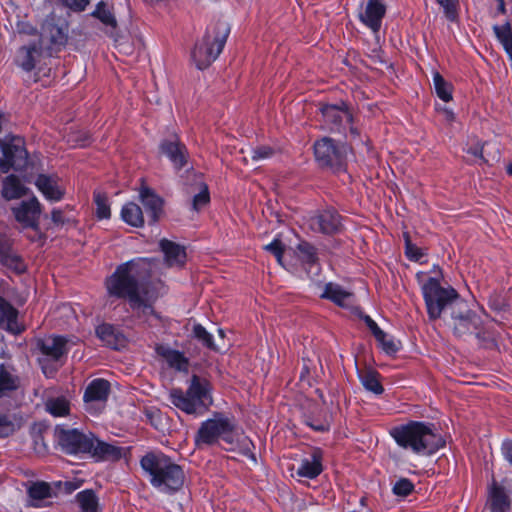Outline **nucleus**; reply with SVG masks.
Wrapping results in <instances>:
<instances>
[{
  "mask_svg": "<svg viewBox=\"0 0 512 512\" xmlns=\"http://www.w3.org/2000/svg\"><path fill=\"white\" fill-rule=\"evenodd\" d=\"M155 261L137 258L120 264L105 281L110 297L125 299L139 318H147L155 313L153 302L157 296L150 294L148 281L151 278Z\"/></svg>",
  "mask_w": 512,
  "mask_h": 512,
  "instance_id": "nucleus-1",
  "label": "nucleus"
},
{
  "mask_svg": "<svg viewBox=\"0 0 512 512\" xmlns=\"http://www.w3.org/2000/svg\"><path fill=\"white\" fill-rule=\"evenodd\" d=\"M55 434L62 450L69 455L88 454L96 461H116L123 456V448L101 441L93 433L56 427Z\"/></svg>",
  "mask_w": 512,
  "mask_h": 512,
  "instance_id": "nucleus-2",
  "label": "nucleus"
},
{
  "mask_svg": "<svg viewBox=\"0 0 512 512\" xmlns=\"http://www.w3.org/2000/svg\"><path fill=\"white\" fill-rule=\"evenodd\" d=\"M390 435L398 446L419 455H432L445 446V440L431 423L410 421L393 427Z\"/></svg>",
  "mask_w": 512,
  "mask_h": 512,
  "instance_id": "nucleus-3",
  "label": "nucleus"
},
{
  "mask_svg": "<svg viewBox=\"0 0 512 512\" xmlns=\"http://www.w3.org/2000/svg\"><path fill=\"white\" fill-rule=\"evenodd\" d=\"M140 464L149 474L150 483L163 492H176L184 484L185 475L181 466L163 453H147Z\"/></svg>",
  "mask_w": 512,
  "mask_h": 512,
  "instance_id": "nucleus-4",
  "label": "nucleus"
},
{
  "mask_svg": "<svg viewBox=\"0 0 512 512\" xmlns=\"http://www.w3.org/2000/svg\"><path fill=\"white\" fill-rule=\"evenodd\" d=\"M230 33V26L224 21H217L207 27L201 41L195 44L192 60L200 70L208 68L222 52Z\"/></svg>",
  "mask_w": 512,
  "mask_h": 512,
  "instance_id": "nucleus-5",
  "label": "nucleus"
},
{
  "mask_svg": "<svg viewBox=\"0 0 512 512\" xmlns=\"http://www.w3.org/2000/svg\"><path fill=\"white\" fill-rule=\"evenodd\" d=\"M209 392L210 383L206 379L193 375L186 391L180 388L170 390L169 401L186 414H198L211 405L212 398Z\"/></svg>",
  "mask_w": 512,
  "mask_h": 512,
  "instance_id": "nucleus-6",
  "label": "nucleus"
},
{
  "mask_svg": "<svg viewBox=\"0 0 512 512\" xmlns=\"http://www.w3.org/2000/svg\"><path fill=\"white\" fill-rule=\"evenodd\" d=\"M421 289L428 317L432 321L439 319L443 313L451 314L454 306L463 300L453 287H443L433 277L428 278Z\"/></svg>",
  "mask_w": 512,
  "mask_h": 512,
  "instance_id": "nucleus-7",
  "label": "nucleus"
},
{
  "mask_svg": "<svg viewBox=\"0 0 512 512\" xmlns=\"http://www.w3.org/2000/svg\"><path fill=\"white\" fill-rule=\"evenodd\" d=\"M220 440L229 445L228 449H233L238 443V435L232 418L216 412L213 418L201 423L194 441L197 447H201L215 445Z\"/></svg>",
  "mask_w": 512,
  "mask_h": 512,
  "instance_id": "nucleus-8",
  "label": "nucleus"
},
{
  "mask_svg": "<svg viewBox=\"0 0 512 512\" xmlns=\"http://www.w3.org/2000/svg\"><path fill=\"white\" fill-rule=\"evenodd\" d=\"M313 149L319 167L334 173L346 171L347 157L351 150L346 143L325 136L315 141Z\"/></svg>",
  "mask_w": 512,
  "mask_h": 512,
  "instance_id": "nucleus-9",
  "label": "nucleus"
},
{
  "mask_svg": "<svg viewBox=\"0 0 512 512\" xmlns=\"http://www.w3.org/2000/svg\"><path fill=\"white\" fill-rule=\"evenodd\" d=\"M28 163V152L21 138L10 141L0 140V173H8L10 169L22 171Z\"/></svg>",
  "mask_w": 512,
  "mask_h": 512,
  "instance_id": "nucleus-10",
  "label": "nucleus"
},
{
  "mask_svg": "<svg viewBox=\"0 0 512 512\" xmlns=\"http://www.w3.org/2000/svg\"><path fill=\"white\" fill-rule=\"evenodd\" d=\"M321 113L324 124L331 132L345 134L348 128L351 135L355 137L359 135L358 129L353 126V115L344 103L341 105H323Z\"/></svg>",
  "mask_w": 512,
  "mask_h": 512,
  "instance_id": "nucleus-11",
  "label": "nucleus"
},
{
  "mask_svg": "<svg viewBox=\"0 0 512 512\" xmlns=\"http://www.w3.org/2000/svg\"><path fill=\"white\" fill-rule=\"evenodd\" d=\"M450 317L453 320V330L456 336L464 337L476 334L479 337V329L482 323L481 318L469 308L468 303L464 299L454 306Z\"/></svg>",
  "mask_w": 512,
  "mask_h": 512,
  "instance_id": "nucleus-12",
  "label": "nucleus"
},
{
  "mask_svg": "<svg viewBox=\"0 0 512 512\" xmlns=\"http://www.w3.org/2000/svg\"><path fill=\"white\" fill-rule=\"evenodd\" d=\"M110 393L111 384L108 380L96 378L90 381L83 395L86 411L90 414H100L106 407Z\"/></svg>",
  "mask_w": 512,
  "mask_h": 512,
  "instance_id": "nucleus-13",
  "label": "nucleus"
},
{
  "mask_svg": "<svg viewBox=\"0 0 512 512\" xmlns=\"http://www.w3.org/2000/svg\"><path fill=\"white\" fill-rule=\"evenodd\" d=\"M309 228L316 233L334 235L342 228V218L334 208L318 211L307 220Z\"/></svg>",
  "mask_w": 512,
  "mask_h": 512,
  "instance_id": "nucleus-14",
  "label": "nucleus"
},
{
  "mask_svg": "<svg viewBox=\"0 0 512 512\" xmlns=\"http://www.w3.org/2000/svg\"><path fill=\"white\" fill-rule=\"evenodd\" d=\"M160 151L173 164L176 170H180L187 165L189 153L177 135H172L160 143Z\"/></svg>",
  "mask_w": 512,
  "mask_h": 512,
  "instance_id": "nucleus-15",
  "label": "nucleus"
},
{
  "mask_svg": "<svg viewBox=\"0 0 512 512\" xmlns=\"http://www.w3.org/2000/svg\"><path fill=\"white\" fill-rule=\"evenodd\" d=\"M16 220L26 228L38 229L41 204L36 197L22 201L18 207L12 208Z\"/></svg>",
  "mask_w": 512,
  "mask_h": 512,
  "instance_id": "nucleus-16",
  "label": "nucleus"
},
{
  "mask_svg": "<svg viewBox=\"0 0 512 512\" xmlns=\"http://www.w3.org/2000/svg\"><path fill=\"white\" fill-rule=\"evenodd\" d=\"M139 198L147 214L149 224H155L163 215L164 200L151 188L142 185Z\"/></svg>",
  "mask_w": 512,
  "mask_h": 512,
  "instance_id": "nucleus-17",
  "label": "nucleus"
},
{
  "mask_svg": "<svg viewBox=\"0 0 512 512\" xmlns=\"http://www.w3.org/2000/svg\"><path fill=\"white\" fill-rule=\"evenodd\" d=\"M41 40H48L53 46H64L68 40V27L66 24L56 22L54 15L46 17L42 24Z\"/></svg>",
  "mask_w": 512,
  "mask_h": 512,
  "instance_id": "nucleus-18",
  "label": "nucleus"
},
{
  "mask_svg": "<svg viewBox=\"0 0 512 512\" xmlns=\"http://www.w3.org/2000/svg\"><path fill=\"white\" fill-rule=\"evenodd\" d=\"M67 339L63 336H49L38 340L37 347L45 358L39 359L40 363L44 361H58L67 353Z\"/></svg>",
  "mask_w": 512,
  "mask_h": 512,
  "instance_id": "nucleus-19",
  "label": "nucleus"
},
{
  "mask_svg": "<svg viewBox=\"0 0 512 512\" xmlns=\"http://www.w3.org/2000/svg\"><path fill=\"white\" fill-rule=\"evenodd\" d=\"M0 262L17 273L25 271L23 259L14 250L12 239L5 234H0Z\"/></svg>",
  "mask_w": 512,
  "mask_h": 512,
  "instance_id": "nucleus-20",
  "label": "nucleus"
},
{
  "mask_svg": "<svg viewBox=\"0 0 512 512\" xmlns=\"http://www.w3.org/2000/svg\"><path fill=\"white\" fill-rule=\"evenodd\" d=\"M385 13L386 7L381 0H368L365 11L359 17L373 32H378Z\"/></svg>",
  "mask_w": 512,
  "mask_h": 512,
  "instance_id": "nucleus-21",
  "label": "nucleus"
},
{
  "mask_svg": "<svg viewBox=\"0 0 512 512\" xmlns=\"http://www.w3.org/2000/svg\"><path fill=\"white\" fill-rule=\"evenodd\" d=\"M35 185L38 190L51 202L60 201L65 194V190L59 185L58 178L45 174H39Z\"/></svg>",
  "mask_w": 512,
  "mask_h": 512,
  "instance_id": "nucleus-22",
  "label": "nucleus"
},
{
  "mask_svg": "<svg viewBox=\"0 0 512 512\" xmlns=\"http://www.w3.org/2000/svg\"><path fill=\"white\" fill-rule=\"evenodd\" d=\"M97 337L104 345L115 350H120L126 346V337L114 325L103 323L96 328Z\"/></svg>",
  "mask_w": 512,
  "mask_h": 512,
  "instance_id": "nucleus-23",
  "label": "nucleus"
},
{
  "mask_svg": "<svg viewBox=\"0 0 512 512\" xmlns=\"http://www.w3.org/2000/svg\"><path fill=\"white\" fill-rule=\"evenodd\" d=\"M41 54H42L41 42L32 43L27 46H22L17 51L16 57H15V62L24 71L30 72L35 68L36 63L38 62Z\"/></svg>",
  "mask_w": 512,
  "mask_h": 512,
  "instance_id": "nucleus-24",
  "label": "nucleus"
},
{
  "mask_svg": "<svg viewBox=\"0 0 512 512\" xmlns=\"http://www.w3.org/2000/svg\"><path fill=\"white\" fill-rule=\"evenodd\" d=\"M296 254L302 265L305 267L308 276L318 275L320 267L316 248L308 243L301 242L297 245Z\"/></svg>",
  "mask_w": 512,
  "mask_h": 512,
  "instance_id": "nucleus-25",
  "label": "nucleus"
},
{
  "mask_svg": "<svg viewBox=\"0 0 512 512\" xmlns=\"http://www.w3.org/2000/svg\"><path fill=\"white\" fill-rule=\"evenodd\" d=\"M161 251L164 253V259L169 267H182L186 262L185 248L168 239L160 241Z\"/></svg>",
  "mask_w": 512,
  "mask_h": 512,
  "instance_id": "nucleus-26",
  "label": "nucleus"
},
{
  "mask_svg": "<svg viewBox=\"0 0 512 512\" xmlns=\"http://www.w3.org/2000/svg\"><path fill=\"white\" fill-rule=\"evenodd\" d=\"M0 327L13 334H20L24 328L18 323V311L0 297Z\"/></svg>",
  "mask_w": 512,
  "mask_h": 512,
  "instance_id": "nucleus-27",
  "label": "nucleus"
},
{
  "mask_svg": "<svg viewBox=\"0 0 512 512\" xmlns=\"http://www.w3.org/2000/svg\"><path fill=\"white\" fill-rule=\"evenodd\" d=\"M321 298L328 299L343 308L351 307L354 301V296L351 292L332 282L325 285Z\"/></svg>",
  "mask_w": 512,
  "mask_h": 512,
  "instance_id": "nucleus-28",
  "label": "nucleus"
},
{
  "mask_svg": "<svg viewBox=\"0 0 512 512\" xmlns=\"http://www.w3.org/2000/svg\"><path fill=\"white\" fill-rule=\"evenodd\" d=\"M322 470V451L315 448L313 449L310 457L301 461L296 473L300 477L314 479L321 474Z\"/></svg>",
  "mask_w": 512,
  "mask_h": 512,
  "instance_id": "nucleus-29",
  "label": "nucleus"
},
{
  "mask_svg": "<svg viewBox=\"0 0 512 512\" xmlns=\"http://www.w3.org/2000/svg\"><path fill=\"white\" fill-rule=\"evenodd\" d=\"M93 18L98 19L104 26H106V33L114 37L116 35L117 30V20L113 13L112 7L108 5V3L104 1H100L95 10L90 14Z\"/></svg>",
  "mask_w": 512,
  "mask_h": 512,
  "instance_id": "nucleus-30",
  "label": "nucleus"
},
{
  "mask_svg": "<svg viewBox=\"0 0 512 512\" xmlns=\"http://www.w3.org/2000/svg\"><path fill=\"white\" fill-rule=\"evenodd\" d=\"M20 387V378L13 368L0 365V399L10 397Z\"/></svg>",
  "mask_w": 512,
  "mask_h": 512,
  "instance_id": "nucleus-31",
  "label": "nucleus"
},
{
  "mask_svg": "<svg viewBox=\"0 0 512 512\" xmlns=\"http://www.w3.org/2000/svg\"><path fill=\"white\" fill-rule=\"evenodd\" d=\"M511 500L504 487L494 483L490 489V509L491 512H509Z\"/></svg>",
  "mask_w": 512,
  "mask_h": 512,
  "instance_id": "nucleus-32",
  "label": "nucleus"
},
{
  "mask_svg": "<svg viewBox=\"0 0 512 512\" xmlns=\"http://www.w3.org/2000/svg\"><path fill=\"white\" fill-rule=\"evenodd\" d=\"M156 352L167 361L170 367L179 371H187L189 363L183 353L163 345L157 346Z\"/></svg>",
  "mask_w": 512,
  "mask_h": 512,
  "instance_id": "nucleus-33",
  "label": "nucleus"
},
{
  "mask_svg": "<svg viewBox=\"0 0 512 512\" xmlns=\"http://www.w3.org/2000/svg\"><path fill=\"white\" fill-rule=\"evenodd\" d=\"M1 194L6 200L19 199L26 194V188L15 175H9L2 181Z\"/></svg>",
  "mask_w": 512,
  "mask_h": 512,
  "instance_id": "nucleus-34",
  "label": "nucleus"
},
{
  "mask_svg": "<svg viewBox=\"0 0 512 512\" xmlns=\"http://www.w3.org/2000/svg\"><path fill=\"white\" fill-rule=\"evenodd\" d=\"M121 217L127 224L133 227H142L144 225V216L141 207L129 202L122 207Z\"/></svg>",
  "mask_w": 512,
  "mask_h": 512,
  "instance_id": "nucleus-35",
  "label": "nucleus"
},
{
  "mask_svg": "<svg viewBox=\"0 0 512 512\" xmlns=\"http://www.w3.org/2000/svg\"><path fill=\"white\" fill-rule=\"evenodd\" d=\"M80 512H100L99 499L92 489L83 490L76 495Z\"/></svg>",
  "mask_w": 512,
  "mask_h": 512,
  "instance_id": "nucleus-36",
  "label": "nucleus"
},
{
  "mask_svg": "<svg viewBox=\"0 0 512 512\" xmlns=\"http://www.w3.org/2000/svg\"><path fill=\"white\" fill-rule=\"evenodd\" d=\"M28 495L31 498L30 505L36 508L42 507V502L52 496V489L49 484L45 482H38L33 484L28 489Z\"/></svg>",
  "mask_w": 512,
  "mask_h": 512,
  "instance_id": "nucleus-37",
  "label": "nucleus"
},
{
  "mask_svg": "<svg viewBox=\"0 0 512 512\" xmlns=\"http://www.w3.org/2000/svg\"><path fill=\"white\" fill-rule=\"evenodd\" d=\"M358 374L360 381L366 390L376 395H380L384 392V388L379 380L380 375L377 371L366 369L364 371H359Z\"/></svg>",
  "mask_w": 512,
  "mask_h": 512,
  "instance_id": "nucleus-38",
  "label": "nucleus"
},
{
  "mask_svg": "<svg viewBox=\"0 0 512 512\" xmlns=\"http://www.w3.org/2000/svg\"><path fill=\"white\" fill-rule=\"evenodd\" d=\"M493 31L496 38L502 44L504 50L512 61V26L510 22H506L503 25H494Z\"/></svg>",
  "mask_w": 512,
  "mask_h": 512,
  "instance_id": "nucleus-39",
  "label": "nucleus"
},
{
  "mask_svg": "<svg viewBox=\"0 0 512 512\" xmlns=\"http://www.w3.org/2000/svg\"><path fill=\"white\" fill-rule=\"evenodd\" d=\"M433 84L437 96L444 102L452 100V84L447 82L439 72L433 74Z\"/></svg>",
  "mask_w": 512,
  "mask_h": 512,
  "instance_id": "nucleus-40",
  "label": "nucleus"
},
{
  "mask_svg": "<svg viewBox=\"0 0 512 512\" xmlns=\"http://www.w3.org/2000/svg\"><path fill=\"white\" fill-rule=\"evenodd\" d=\"M46 410L55 417L69 414V402L63 397L48 399L45 403Z\"/></svg>",
  "mask_w": 512,
  "mask_h": 512,
  "instance_id": "nucleus-41",
  "label": "nucleus"
},
{
  "mask_svg": "<svg viewBox=\"0 0 512 512\" xmlns=\"http://www.w3.org/2000/svg\"><path fill=\"white\" fill-rule=\"evenodd\" d=\"M447 20L457 22L459 19V0H436Z\"/></svg>",
  "mask_w": 512,
  "mask_h": 512,
  "instance_id": "nucleus-42",
  "label": "nucleus"
},
{
  "mask_svg": "<svg viewBox=\"0 0 512 512\" xmlns=\"http://www.w3.org/2000/svg\"><path fill=\"white\" fill-rule=\"evenodd\" d=\"M94 202L96 204V215L99 219L110 218L111 211L106 195L98 192L94 193Z\"/></svg>",
  "mask_w": 512,
  "mask_h": 512,
  "instance_id": "nucleus-43",
  "label": "nucleus"
},
{
  "mask_svg": "<svg viewBox=\"0 0 512 512\" xmlns=\"http://www.w3.org/2000/svg\"><path fill=\"white\" fill-rule=\"evenodd\" d=\"M193 335L199 342L202 343L203 346L211 350H216L213 342V336L201 324L194 325Z\"/></svg>",
  "mask_w": 512,
  "mask_h": 512,
  "instance_id": "nucleus-44",
  "label": "nucleus"
},
{
  "mask_svg": "<svg viewBox=\"0 0 512 512\" xmlns=\"http://www.w3.org/2000/svg\"><path fill=\"white\" fill-rule=\"evenodd\" d=\"M17 429L14 419L8 415L0 413V438L12 435Z\"/></svg>",
  "mask_w": 512,
  "mask_h": 512,
  "instance_id": "nucleus-45",
  "label": "nucleus"
},
{
  "mask_svg": "<svg viewBox=\"0 0 512 512\" xmlns=\"http://www.w3.org/2000/svg\"><path fill=\"white\" fill-rule=\"evenodd\" d=\"M414 484L407 478L399 479L393 486L392 491L395 495L407 497L414 491Z\"/></svg>",
  "mask_w": 512,
  "mask_h": 512,
  "instance_id": "nucleus-46",
  "label": "nucleus"
},
{
  "mask_svg": "<svg viewBox=\"0 0 512 512\" xmlns=\"http://www.w3.org/2000/svg\"><path fill=\"white\" fill-rule=\"evenodd\" d=\"M264 250L273 254L279 264H282L285 245L279 238H275L271 243L264 246Z\"/></svg>",
  "mask_w": 512,
  "mask_h": 512,
  "instance_id": "nucleus-47",
  "label": "nucleus"
},
{
  "mask_svg": "<svg viewBox=\"0 0 512 512\" xmlns=\"http://www.w3.org/2000/svg\"><path fill=\"white\" fill-rule=\"evenodd\" d=\"M210 201L208 187L203 185L201 191L193 197V209L199 211Z\"/></svg>",
  "mask_w": 512,
  "mask_h": 512,
  "instance_id": "nucleus-48",
  "label": "nucleus"
},
{
  "mask_svg": "<svg viewBox=\"0 0 512 512\" xmlns=\"http://www.w3.org/2000/svg\"><path fill=\"white\" fill-rule=\"evenodd\" d=\"M275 151L270 146H259L251 150V159L254 161L264 160L272 157Z\"/></svg>",
  "mask_w": 512,
  "mask_h": 512,
  "instance_id": "nucleus-49",
  "label": "nucleus"
},
{
  "mask_svg": "<svg viewBox=\"0 0 512 512\" xmlns=\"http://www.w3.org/2000/svg\"><path fill=\"white\" fill-rule=\"evenodd\" d=\"M404 237L407 257L416 261L420 260L424 254L417 246L411 243L410 237L407 234H404Z\"/></svg>",
  "mask_w": 512,
  "mask_h": 512,
  "instance_id": "nucleus-50",
  "label": "nucleus"
},
{
  "mask_svg": "<svg viewBox=\"0 0 512 512\" xmlns=\"http://www.w3.org/2000/svg\"><path fill=\"white\" fill-rule=\"evenodd\" d=\"M61 3L73 12H82L89 5V0H60Z\"/></svg>",
  "mask_w": 512,
  "mask_h": 512,
  "instance_id": "nucleus-51",
  "label": "nucleus"
},
{
  "mask_svg": "<svg viewBox=\"0 0 512 512\" xmlns=\"http://www.w3.org/2000/svg\"><path fill=\"white\" fill-rule=\"evenodd\" d=\"M376 340L382 345V348L386 353H396L399 350V343H396L392 338H389L385 332L382 339L380 338Z\"/></svg>",
  "mask_w": 512,
  "mask_h": 512,
  "instance_id": "nucleus-52",
  "label": "nucleus"
},
{
  "mask_svg": "<svg viewBox=\"0 0 512 512\" xmlns=\"http://www.w3.org/2000/svg\"><path fill=\"white\" fill-rule=\"evenodd\" d=\"M364 322L367 327L370 329L371 333L375 337V339H382L384 337V331L381 330L377 323L368 315L364 316Z\"/></svg>",
  "mask_w": 512,
  "mask_h": 512,
  "instance_id": "nucleus-53",
  "label": "nucleus"
},
{
  "mask_svg": "<svg viewBox=\"0 0 512 512\" xmlns=\"http://www.w3.org/2000/svg\"><path fill=\"white\" fill-rule=\"evenodd\" d=\"M17 31L20 34H25V35H36L37 34V29L28 22H18L17 23Z\"/></svg>",
  "mask_w": 512,
  "mask_h": 512,
  "instance_id": "nucleus-54",
  "label": "nucleus"
},
{
  "mask_svg": "<svg viewBox=\"0 0 512 512\" xmlns=\"http://www.w3.org/2000/svg\"><path fill=\"white\" fill-rule=\"evenodd\" d=\"M501 451H502V454H503L505 460H507L510 463V465L512 466V441L511 440L504 441L502 444V447H501Z\"/></svg>",
  "mask_w": 512,
  "mask_h": 512,
  "instance_id": "nucleus-55",
  "label": "nucleus"
},
{
  "mask_svg": "<svg viewBox=\"0 0 512 512\" xmlns=\"http://www.w3.org/2000/svg\"><path fill=\"white\" fill-rule=\"evenodd\" d=\"M51 220L56 226H61L65 223V217L60 209H53L51 212Z\"/></svg>",
  "mask_w": 512,
  "mask_h": 512,
  "instance_id": "nucleus-56",
  "label": "nucleus"
},
{
  "mask_svg": "<svg viewBox=\"0 0 512 512\" xmlns=\"http://www.w3.org/2000/svg\"><path fill=\"white\" fill-rule=\"evenodd\" d=\"M467 153L471 154L475 158H479V159L483 160V147L480 145H475V146L470 147L467 150Z\"/></svg>",
  "mask_w": 512,
  "mask_h": 512,
  "instance_id": "nucleus-57",
  "label": "nucleus"
},
{
  "mask_svg": "<svg viewBox=\"0 0 512 512\" xmlns=\"http://www.w3.org/2000/svg\"><path fill=\"white\" fill-rule=\"evenodd\" d=\"M78 488H79V483H77L75 481H66L64 483V490L68 494L72 493L73 491H75Z\"/></svg>",
  "mask_w": 512,
  "mask_h": 512,
  "instance_id": "nucleus-58",
  "label": "nucleus"
},
{
  "mask_svg": "<svg viewBox=\"0 0 512 512\" xmlns=\"http://www.w3.org/2000/svg\"><path fill=\"white\" fill-rule=\"evenodd\" d=\"M498 2L497 11L501 14L506 13L505 1L504 0H496Z\"/></svg>",
  "mask_w": 512,
  "mask_h": 512,
  "instance_id": "nucleus-59",
  "label": "nucleus"
},
{
  "mask_svg": "<svg viewBox=\"0 0 512 512\" xmlns=\"http://www.w3.org/2000/svg\"><path fill=\"white\" fill-rule=\"evenodd\" d=\"M250 445H252L251 441H249L248 439H244L242 446L246 454L250 452Z\"/></svg>",
  "mask_w": 512,
  "mask_h": 512,
  "instance_id": "nucleus-60",
  "label": "nucleus"
},
{
  "mask_svg": "<svg viewBox=\"0 0 512 512\" xmlns=\"http://www.w3.org/2000/svg\"><path fill=\"white\" fill-rule=\"evenodd\" d=\"M311 427L316 431H325L328 429L327 425L320 424V425H311Z\"/></svg>",
  "mask_w": 512,
  "mask_h": 512,
  "instance_id": "nucleus-61",
  "label": "nucleus"
},
{
  "mask_svg": "<svg viewBox=\"0 0 512 512\" xmlns=\"http://www.w3.org/2000/svg\"><path fill=\"white\" fill-rule=\"evenodd\" d=\"M445 113H446V118L448 120L452 121L454 119V114L451 111L446 110Z\"/></svg>",
  "mask_w": 512,
  "mask_h": 512,
  "instance_id": "nucleus-62",
  "label": "nucleus"
},
{
  "mask_svg": "<svg viewBox=\"0 0 512 512\" xmlns=\"http://www.w3.org/2000/svg\"><path fill=\"white\" fill-rule=\"evenodd\" d=\"M507 173L512 176V163L507 166Z\"/></svg>",
  "mask_w": 512,
  "mask_h": 512,
  "instance_id": "nucleus-63",
  "label": "nucleus"
},
{
  "mask_svg": "<svg viewBox=\"0 0 512 512\" xmlns=\"http://www.w3.org/2000/svg\"><path fill=\"white\" fill-rule=\"evenodd\" d=\"M79 145L80 146H85L86 145V139L81 140Z\"/></svg>",
  "mask_w": 512,
  "mask_h": 512,
  "instance_id": "nucleus-64",
  "label": "nucleus"
}]
</instances>
